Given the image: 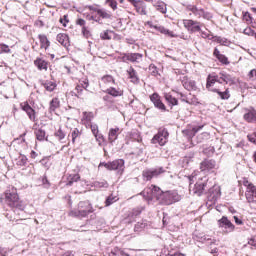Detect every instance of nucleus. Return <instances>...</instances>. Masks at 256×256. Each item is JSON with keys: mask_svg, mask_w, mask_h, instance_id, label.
Wrapping results in <instances>:
<instances>
[{"mask_svg": "<svg viewBox=\"0 0 256 256\" xmlns=\"http://www.w3.org/2000/svg\"><path fill=\"white\" fill-rule=\"evenodd\" d=\"M147 201H153L156 199L161 205H173V203H177V201H181V196L177 191H166L163 192L161 188L151 185L148 188H145L141 193Z\"/></svg>", "mask_w": 256, "mask_h": 256, "instance_id": "f257e3e1", "label": "nucleus"}, {"mask_svg": "<svg viewBox=\"0 0 256 256\" xmlns=\"http://www.w3.org/2000/svg\"><path fill=\"white\" fill-rule=\"evenodd\" d=\"M208 191V198L215 201L219 197V191L215 190V186L209 182V179L207 177L201 178L193 188V193L197 195L198 197H201V195H205Z\"/></svg>", "mask_w": 256, "mask_h": 256, "instance_id": "f03ea898", "label": "nucleus"}, {"mask_svg": "<svg viewBox=\"0 0 256 256\" xmlns=\"http://www.w3.org/2000/svg\"><path fill=\"white\" fill-rule=\"evenodd\" d=\"M5 203L11 209H18L23 211L25 209V203L19 199V194H17V188L11 187L5 192Z\"/></svg>", "mask_w": 256, "mask_h": 256, "instance_id": "7ed1b4c3", "label": "nucleus"}, {"mask_svg": "<svg viewBox=\"0 0 256 256\" xmlns=\"http://www.w3.org/2000/svg\"><path fill=\"white\" fill-rule=\"evenodd\" d=\"M91 203L89 201H81L78 204V209L69 212L70 217H87L91 213Z\"/></svg>", "mask_w": 256, "mask_h": 256, "instance_id": "20e7f679", "label": "nucleus"}, {"mask_svg": "<svg viewBox=\"0 0 256 256\" xmlns=\"http://www.w3.org/2000/svg\"><path fill=\"white\" fill-rule=\"evenodd\" d=\"M99 167H105L108 171H118L122 174L125 171V160L117 159L112 162H102Z\"/></svg>", "mask_w": 256, "mask_h": 256, "instance_id": "39448f33", "label": "nucleus"}, {"mask_svg": "<svg viewBox=\"0 0 256 256\" xmlns=\"http://www.w3.org/2000/svg\"><path fill=\"white\" fill-rule=\"evenodd\" d=\"M169 141V131L167 128H161L159 129L158 133L154 135V137L151 140V143L153 145H160L163 147V145H166L167 142Z\"/></svg>", "mask_w": 256, "mask_h": 256, "instance_id": "423d86ee", "label": "nucleus"}, {"mask_svg": "<svg viewBox=\"0 0 256 256\" xmlns=\"http://www.w3.org/2000/svg\"><path fill=\"white\" fill-rule=\"evenodd\" d=\"M245 187H247L245 196L248 203L251 204V207H256V187L253 183L249 181L244 182Z\"/></svg>", "mask_w": 256, "mask_h": 256, "instance_id": "0eeeda50", "label": "nucleus"}, {"mask_svg": "<svg viewBox=\"0 0 256 256\" xmlns=\"http://www.w3.org/2000/svg\"><path fill=\"white\" fill-rule=\"evenodd\" d=\"M186 9L188 11H190L191 13H193V15H195V17H197L198 19H201V17H203V19H207L209 21V19H211V17H213V16H211V13L205 12L204 9L198 8L195 5L188 4L186 6Z\"/></svg>", "mask_w": 256, "mask_h": 256, "instance_id": "6e6552de", "label": "nucleus"}, {"mask_svg": "<svg viewBox=\"0 0 256 256\" xmlns=\"http://www.w3.org/2000/svg\"><path fill=\"white\" fill-rule=\"evenodd\" d=\"M165 173V169L163 167L160 168H152L147 169L142 172V177L145 181H151L153 177H159V175Z\"/></svg>", "mask_w": 256, "mask_h": 256, "instance_id": "1a4fd4ad", "label": "nucleus"}, {"mask_svg": "<svg viewBox=\"0 0 256 256\" xmlns=\"http://www.w3.org/2000/svg\"><path fill=\"white\" fill-rule=\"evenodd\" d=\"M122 63H141L143 61V54L141 53H123L122 57L120 58Z\"/></svg>", "mask_w": 256, "mask_h": 256, "instance_id": "9d476101", "label": "nucleus"}, {"mask_svg": "<svg viewBox=\"0 0 256 256\" xmlns=\"http://www.w3.org/2000/svg\"><path fill=\"white\" fill-rule=\"evenodd\" d=\"M218 227L223 229L224 233H233V231H235V225L230 222L227 216H223L220 220H218Z\"/></svg>", "mask_w": 256, "mask_h": 256, "instance_id": "9b49d317", "label": "nucleus"}, {"mask_svg": "<svg viewBox=\"0 0 256 256\" xmlns=\"http://www.w3.org/2000/svg\"><path fill=\"white\" fill-rule=\"evenodd\" d=\"M20 107H21L22 111L26 112L30 121H33V123H35V121H37L35 109H33V107H31V105H29V102H22L20 104Z\"/></svg>", "mask_w": 256, "mask_h": 256, "instance_id": "f8f14e48", "label": "nucleus"}, {"mask_svg": "<svg viewBox=\"0 0 256 256\" xmlns=\"http://www.w3.org/2000/svg\"><path fill=\"white\" fill-rule=\"evenodd\" d=\"M217 162L213 159H205L200 163V171L203 173H209V171H213V169H216Z\"/></svg>", "mask_w": 256, "mask_h": 256, "instance_id": "ddd939ff", "label": "nucleus"}, {"mask_svg": "<svg viewBox=\"0 0 256 256\" xmlns=\"http://www.w3.org/2000/svg\"><path fill=\"white\" fill-rule=\"evenodd\" d=\"M150 100L153 103L154 107H156V109H159L162 112L167 111V107L165 106L163 101H161V96H159V94L153 93L150 96Z\"/></svg>", "mask_w": 256, "mask_h": 256, "instance_id": "4468645a", "label": "nucleus"}, {"mask_svg": "<svg viewBox=\"0 0 256 256\" xmlns=\"http://www.w3.org/2000/svg\"><path fill=\"white\" fill-rule=\"evenodd\" d=\"M184 27L192 33H199L201 31V23L195 20H184Z\"/></svg>", "mask_w": 256, "mask_h": 256, "instance_id": "2eb2a0df", "label": "nucleus"}, {"mask_svg": "<svg viewBox=\"0 0 256 256\" xmlns=\"http://www.w3.org/2000/svg\"><path fill=\"white\" fill-rule=\"evenodd\" d=\"M141 141V138H138L132 146V155H136V157H141L143 151H145V144H143Z\"/></svg>", "mask_w": 256, "mask_h": 256, "instance_id": "dca6fc26", "label": "nucleus"}, {"mask_svg": "<svg viewBox=\"0 0 256 256\" xmlns=\"http://www.w3.org/2000/svg\"><path fill=\"white\" fill-rule=\"evenodd\" d=\"M245 113L243 119L247 121V123H256V110L255 108H245Z\"/></svg>", "mask_w": 256, "mask_h": 256, "instance_id": "f3484780", "label": "nucleus"}, {"mask_svg": "<svg viewBox=\"0 0 256 256\" xmlns=\"http://www.w3.org/2000/svg\"><path fill=\"white\" fill-rule=\"evenodd\" d=\"M215 83H223L221 80V72L219 74H209L207 77V83L206 87L209 89V87H213Z\"/></svg>", "mask_w": 256, "mask_h": 256, "instance_id": "a211bd4d", "label": "nucleus"}, {"mask_svg": "<svg viewBox=\"0 0 256 256\" xmlns=\"http://www.w3.org/2000/svg\"><path fill=\"white\" fill-rule=\"evenodd\" d=\"M148 25L150 29H155L156 31H159V33H162V35H168V37H175V34H173V32L161 25H155L153 24V22H148Z\"/></svg>", "mask_w": 256, "mask_h": 256, "instance_id": "6ab92c4d", "label": "nucleus"}, {"mask_svg": "<svg viewBox=\"0 0 256 256\" xmlns=\"http://www.w3.org/2000/svg\"><path fill=\"white\" fill-rule=\"evenodd\" d=\"M121 134V129L119 127L111 128L108 133V141L109 143H115L117 141V138Z\"/></svg>", "mask_w": 256, "mask_h": 256, "instance_id": "aec40b11", "label": "nucleus"}, {"mask_svg": "<svg viewBox=\"0 0 256 256\" xmlns=\"http://www.w3.org/2000/svg\"><path fill=\"white\" fill-rule=\"evenodd\" d=\"M213 56L216 57V59H218V61L222 63V65H229L230 63L229 58H227V56H225L224 54H221V51H219L218 48H214Z\"/></svg>", "mask_w": 256, "mask_h": 256, "instance_id": "412c9836", "label": "nucleus"}, {"mask_svg": "<svg viewBox=\"0 0 256 256\" xmlns=\"http://www.w3.org/2000/svg\"><path fill=\"white\" fill-rule=\"evenodd\" d=\"M145 211V206H138L134 208L129 214L128 219L129 223H132V221H135V217H138V215H141Z\"/></svg>", "mask_w": 256, "mask_h": 256, "instance_id": "4be33fe9", "label": "nucleus"}, {"mask_svg": "<svg viewBox=\"0 0 256 256\" xmlns=\"http://www.w3.org/2000/svg\"><path fill=\"white\" fill-rule=\"evenodd\" d=\"M220 79L222 83H225V85H233V83H235V78L225 71L220 72Z\"/></svg>", "mask_w": 256, "mask_h": 256, "instance_id": "5701e85b", "label": "nucleus"}, {"mask_svg": "<svg viewBox=\"0 0 256 256\" xmlns=\"http://www.w3.org/2000/svg\"><path fill=\"white\" fill-rule=\"evenodd\" d=\"M38 39L40 41V49H45V51H47L51 46V42L49 41V38H47V36L44 34H39Z\"/></svg>", "mask_w": 256, "mask_h": 256, "instance_id": "b1692460", "label": "nucleus"}, {"mask_svg": "<svg viewBox=\"0 0 256 256\" xmlns=\"http://www.w3.org/2000/svg\"><path fill=\"white\" fill-rule=\"evenodd\" d=\"M56 40L58 41V43H60V45H62L66 49L71 45V43L69 42V36L67 34H58Z\"/></svg>", "mask_w": 256, "mask_h": 256, "instance_id": "393cba45", "label": "nucleus"}, {"mask_svg": "<svg viewBox=\"0 0 256 256\" xmlns=\"http://www.w3.org/2000/svg\"><path fill=\"white\" fill-rule=\"evenodd\" d=\"M104 93L111 95V97H123V89L121 88L109 87Z\"/></svg>", "mask_w": 256, "mask_h": 256, "instance_id": "a878e982", "label": "nucleus"}, {"mask_svg": "<svg viewBox=\"0 0 256 256\" xmlns=\"http://www.w3.org/2000/svg\"><path fill=\"white\" fill-rule=\"evenodd\" d=\"M212 93H217V95L220 97V99L227 101L231 97V93L229 91V88H226L225 91H220L217 88H213Z\"/></svg>", "mask_w": 256, "mask_h": 256, "instance_id": "bb28decb", "label": "nucleus"}, {"mask_svg": "<svg viewBox=\"0 0 256 256\" xmlns=\"http://www.w3.org/2000/svg\"><path fill=\"white\" fill-rule=\"evenodd\" d=\"M182 85L187 91H197V83L195 80H183Z\"/></svg>", "mask_w": 256, "mask_h": 256, "instance_id": "cd10ccee", "label": "nucleus"}, {"mask_svg": "<svg viewBox=\"0 0 256 256\" xmlns=\"http://www.w3.org/2000/svg\"><path fill=\"white\" fill-rule=\"evenodd\" d=\"M153 6L155 7L156 11H159L163 15L167 13V4L163 1H155Z\"/></svg>", "mask_w": 256, "mask_h": 256, "instance_id": "c85d7f7f", "label": "nucleus"}, {"mask_svg": "<svg viewBox=\"0 0 256 256\" xmlns=\"http://www.w3.org/2000/svg\"><path fill=\"white\" fill-rule=\"evenodd\" d=\"M34 65L39 69V71H47V61L43 60L42 58H36L34 61Z\"/></svg>", "mask_w": 256, "mask_h": 256, "instance_id": "c756f323", "label": "nucleus"}, {"mask_svg": "<svg viewBox=\"0 0 256 256\" xmlns=\"http://www.w3.org/2000/svg\"><path fill=\"white\" fill-rule=\"evenodd\" d=\"M168 105H170V107H175V105H179V100H177V98L173 97V95L167 93L164 95Z\"/></svg>", "mask_w": 256, "mask_h": 256, "instance_id": "7c9ffc66", "label": "nucleus"}, {"mask_svg": "<svg viewBox=\"0 0 256 256\" xmlns=\"http://www.w3.org/2000/svg\"><path fill=\"white\" fill-rule=\"evenodd\" d=\"M43 87L48 91L49 93L55 91L57 87V83L53 81L46 80L44 83H42Z\"/></svg>", "mask_w": 256, "mask_h": 256, "instance_id": "2f4dec72", "label": "nucleus"}, {"mask_svg": "<svg viewBox=\"0 0 256 256\" xmlns=\"http://www.w3.org/2000/svg\"><path fill=\"white\" fill-rule=\"evenodd\" d=\"M75 97H78V99H81L83 97V93L85 91V88L83 87V82H79L75 87Z\"/></svg>", "mask_w": 256, "mask_h": 256, "instance_id": "473e14b6", "label": "nucleus"}, {"mask_svg": "<svg viewBox=\"0 0 256 256\" xmlns=\"http://www.w3.org/2000/svg\"><path fill=\"white\" fill-rule=\"evenodd\" d=\"M27 161H29L27 156L20 154V156L18 157V159L16 161V165L18 167H25V166H27Z\"/></svg>", "mask_w": 256, "mask_h": 256, "instance_id": "72a5a7b5", "label": "nucleus"}, {"mask_svg": "<svg viewBox=\"0 0 256 256\" xmlns=\"http://www.w3.org/2000/svg\"><path fill=\"white\" fill-rule=\"evenodd\" d=\"M215 43H219L220 45H224V46H229L230 45V41L225 38V37H221V36H214V40Z\"/></svg>", "mask_w": 256, "mask_h": 256, "instance_id": "f704fd0d", "label": "nucleus"}, {"mask_svg": "<svg viewBox=\"0 0 256 256\" xmlns=\"http://www.w3.org/2000/svg\"><path fill=\"white\" fill-rule=\"evenodd\" d=\"M61 105V102L59 101V98H53L50 101V107L49 110L52 113L53 111L59 109V106Z\"/></svg>", "mask_w": 256, "mask_h": 256, "instance_id": "c9c22d12", "label": "nucleus"}, {"mask_svg": "<svg viewBox=\"0 0 256 256\" xmlns=\"http://www.w3.org/2000/svg\"><path fill=\"white\" fill-rule=\"evenodd\" d=\"M95 189H107L109 183L106 180L95 181L93 183Z\"/></svg>", "mask_w": 256, "mask_h": 256, "instance_id": "e433bc0d", "label": "nucleus"}, {"mask_svg": "<svg viewBox=\"0 0 256 256\" xmlns=\"http://www.w3.org/2000/svg\"><path fill=\"white\" fill-rule=\"evenodd\" d=\"M130 79H132V83H138L139 78L137 77V71L133 67H130V69L127 71Z\"/></svg>", "mask_w": 256, "mask_h": 256, "instance_id": "4c0bfd02", "label": "nucleus"}, {"mask_svg": "<svg viewBox=\"0 0 256 256\" xmlns=\"http://www.w3.org/2000/svg\"><path fill=\"white\" fill-rule=\"evenodd\" d=\"M117 201H119V198L117 196H114L113 194H111L105 200V207H109V206L113 205V203H117Z\"/></svg>", "mask_w": 256, "mask_h": 256, "instance_id": "58836bf2", "label": "nucleus"}, {"mask_svg": "<svg viewBox=\"0 0 256 256\" xmlns=\"http://www.w3.org/2000/svg\"><path fill=\"white\" fill-rule=\"evenodd\" d=\"M79 179H81V176H79V174L70 175L68 177V182L66 185L71 187L74 183H77V181H79Z\"/></svg>", "mask_w": 256, "mask_h": 256, "instance_id": "ea45409f", "label": "nucleus"}, {"mask_svg": "<svg viewBox=\"0 0 256 256\" xmlns=\"http://www.w3.org/2000/svg\"><path fill=\"white\" fill-rule=\"evenodd\" d=\"M135 9L140 15H147V8L145 7V4H143V2L138 3V5L135 6Z\"/></svg>", "mask_w": 256, "mask_h": 256, "instance_id": "a19ab883", "label": "nucleus"}, {"mask_svg": "<svg viewBox=\"0 0 256 256\" xmlns=\"http://www.w3.org/2000/svg\"><path fill=\"white\" fill-rule=\"evenodd\" d=\"M145 227H147V221L138 222L134 226V231H135V233H141V231H143V229H145Z\"/></svg>", "mask_w": 256, "mask_h": 256, "instance_id": "79ce46f5", "label": "nucleus"}, {"mask_svg": "<svg viewBox=\"0 0 256 256\" xmlns=\"http://www.w3.org/2000/svg\"><path fill=\"white\" fill-rule=\"evenodd\" d=\"M45 135H46L45 130L41 128L38 130H35V136L38 141H45Z\"/></svg>", "mask_w": 256, "mask_h": 256, "instance_id": "37998d69", "label": "nucleus"}, {"mask_svg": "<svg viewBox=\"0 0 256 256\" xmlns=\"http://www.w3.org/2000/svg\"><path fill=\"white\" fill-rule=\"evenodd\" d=\"M98 15L102 19H111V13H109V11H107L105 9L98 10Z\"/></svg>", "mask_w": 256, "mask_h": 256, "instance_id": "c03bdc74", "label": "nucleus"}, {"mask_svg": "<svg viewBox=\"0 0 256 256\" xmlns=\"http://www.w3.org/2000/svg\"><path fill=\"white\" fill-rule=\"evenodd\" d=\"M117 255L129 256V254H127L124 250L120 248H114V250L110 253V256H117Z\"/></svg>", "mask_w": 256, "mask_h": 256, "instance_id": "a18cd8bd", "label": "nucleus"}, {"mask_svg": "<svg viewBox=\"0 0 256 256\" xmlns=\"http://www.w3.org/2000/svg\"><path fill=\"white\" fill-rule=\"evenodd\" d=\"M110 33H113V31L105 30V31H103V32L100 34V38H101L103 41H111Z\"/></svg>", "mask_w": 256, "mask_h": 256, "instance_id": "49530a36", "label": "nucleus"}, {"mask_svg": "<svg viewBox=\"0 0 256 256\" xmlns=\"http://www.w3.org/2000/svg\"><path fill=\"white\" fill-rule=\"evenodd\" d=\"M83 119L88 123H91L95 119V114L93 112H83Z\"/></svg>", "mask_w": 256, "mask_h": 256, "instance_id": "de8ad7c7", "label": "nucleus"}, {"mask_svg": "<svg viewBox=\"0 0 256 256\" xmlns=\"http://www.w3.org/2000/svg\"><path fill=\"white\" fill-rule=\"evenodd\" d=\"M199 33H201L202 39H209V41H214V39H215V36H213V34L207 33L203 30L199 31Z\"/></svg>", "mask_w": 256, "mask_h": 256, "instance_id": "09e8293b", "label": "nucleus"}, {"mask_svg": "<svg viewBox=\"0 0 256 256\" xmlns=\"http://www.w3.org/2000/svg\"><path fill=\"white\" fill-rule=\"evenodd\" d=\"M55 137H57L59 141H63V139L66 137V134L63 132V129L59 128L57 132H55Z\"/></svg>", "mask_w": 256, "mask_h": 256, "instance_id": "8fccbe9b", "label": "nucleus"}, {"mask_svg": "<svg viewBox=\"0 0 256 256\" xmlns=\"http://www.w3.org/2000/svg\"><path fill=\"white\" fill-rule=\"evenodd\" d=\"M204 155H207V157H211L215 153V147L210 146L203 150Z\"/></svg>", "mask_w": 256, "mask_h": 256, "instance_id": "3c124183", "label": "nucleus"}, {"mask_svg": "<svg viewBox=\"0 0 256 256\" xmlns=\"http://www.w3.org/2000/svg\"><path fill=\"white\" fill-rule=\"evenodd\" d=\"M149 72H150V75H152L153 77H157V75H159V71L157 70V66H155L154 64H151L149 66Z\"/></svg>", "mask_w": 256, "mask_h": 256, "instance_id": "603ef678", "label": "nucleus"}, {"mask_svg": "<svg viewBox=\"0 0 256 256\" xmlns=\"http://www.w3.org/2000/svg\"><path fill=\"white\" fill-rule=\"evenodd\" d=\"M81 132L79 131V129L75 128L72 133H71V137H72V143L75 144V139H77V137H80Z\"/></svg>", "mask_w": 256, "mask_h": 256, "instance_id": "864d4df0", "label": "nucleus"}, {"mask_svg": "<svg viewBox=\"0 0 256 256\" xmlns=\"http://www.w3.org/2000/svg\"><path fill=\"white\" fill-rule=\"evenodd\" d=\"M244 35H248V37H255V30L251 29V27H248L243 30Z\"/></svg>", "mask_w": 256, "mask_h": 256, "instance_id": "5fc2aeb1", "label": "nucleus"}, {"mask_svg": "<svg viewBox=\"0 0 256 256\" xmlns=\"http://www.w3.org/2000/svg\"><path fill=\"white\" fill-rule=\"evenodd\" d=\"M102 81H103V83H106V84L107 83L115 84V79L111 75H106V76L102 77Z\"/></svg>", "mask_w": 256, "mask_h": 256, "instance_id": "6e6d98bb", "label": "nucleus"}, {"mask_svg": "<svg viewBox=\"0 0 256 256\" xmlns=\"http://www.w3.org/2000/svg\"><path fill=\"white\" fill-rule=\"evenodd\" d=\"M0 53H11V49L7 44H0Z\"/></svg>", "mask_w": 256, "mask_h": 256, "instance_id": "4d7b16f0", "label": "nucleus"}, {"mask_svg": "<svg viewBox=\"0 0 256 256\" xmlns=\"http://www.w3.org/2000/svg\"><path fill=\"white\" fill-rule=\"evenodd\" d=\"M82 31V35L83 37H85V39H89V37H91V31H89V28L84 27L81 29Z\"/></svg>", "mask_w": 256, "mask_h": 256, "instance_id": "13d9d810", "label": "nucleus"}, {"mask_svg": "<svg viewBox=\"0 0 256 256\" xmlns=\"http://www.w3.org/2000/svg\"><path fill=\"white\" fill-rule=\"evenodd\" d=\"M90 129L93 135H97L99 133V126L97 124L90 123Z\"/></svg>", "mask_w": 256, "mask_h": 256, "instance_id": "bf43d9fd", "label": "nucleus"}, {"mask_svg": "<svg viewBox=\"0 0 256 256\" xmlns=\"http://www.w3.org/2000/svg\"><path fill=\"white\" fill-rule=\"evenodd\" d=\"M87 22L83 18H78L76 20V25H79L82 29L86 26Z\"/></svg>", "mask_w": 256, "mask_h": 256, "instance_id": "052dcab7", "label": "nucleus"}, {"mask_svg": "<svg viewBox=\"0 0 256 256\" xmlns=\"http://www.w3.org/2000/svg\"><path fill=\"white\" fill-rule=\"evenodd\" d=\"M200 241L202 243H207V241H208V243L210 245H212V243H214L213 240L209 236H207V235L202 236Z\"/></svg>", "mask_w": 256, "mask_h": 256, "instance_id": "680f3d73", "label": "nucleus"}, {"mask_svg": "<svg viewBox=\"0 0 256 256\" xmlns=\"http://www.w3.org/2000/svg\"><path fill=\"white\" fill-rule=\"evenodd\" d=\"M60 23H62L63 27H67V23H69V18L67 15H64L63 18H60Z\"/></svg>", "mask_w": 256, "mask_h": 256, "instance_id": "e2e57ef3", "label": "nucleus"}, {"mask_svg": "<svg viewBox=\"0 0 256 256\" xmlns=\"http://www.w3.org/2000/svg\"><path fill=\"white\" fill-rule=\"evenodd\" d=\"M243 19H244V21H247L248 23L249 22L251 23V21H253V17H251V14L249 12L244 13Z\"/></svg>", "mask_w": 256, "mask_h": 256, "instance_id": "0e129e2a", "label": "nucleus"}, {"mask_svg": "<svg viewBox=\"0 0 256 256\" xmlns=\"http://www.w3.org/2000/svg\"><path fill=\"white\" fill-rule=\"evenodd\" d=\"M107 3H109V6L111 7V9H113L115 11V9H117V2L115 0H106Z\"/></svg>", "mask_w": 256, "mask_h": 256, "instance_id": "69168bd1", "label": "nucleus"}, {"mask_svg": "<svg viewBox=\"0 0 256 256\" xmlns=\"http://www.w3.org/2000/svg\"><path fill=\"white\" fill-rule=\"evenodd\" d=\"M248 139L251 143H254V145H256V132H254L253 134L248 135Z\"/></svg>", "mask_w": 256, "mask_h": 256, "instance_id": "338daca9", "label": "nucleus"}, {"mask_svg": "<svg viewBox=\"0 0 256 256\" xmlns=\"http://www.w3.org/2000/svg\"><path fill=\"white\" fill-rule=\"evenodd\" d=\"M182 163H183L182 167H187L189 163H191V158L186 156L185 158H183Z\"/></svg>", "mask_w": 256, "mask_h": 256, "instance_id": "774afa93", "label": "nucleus"}]
</instances>
